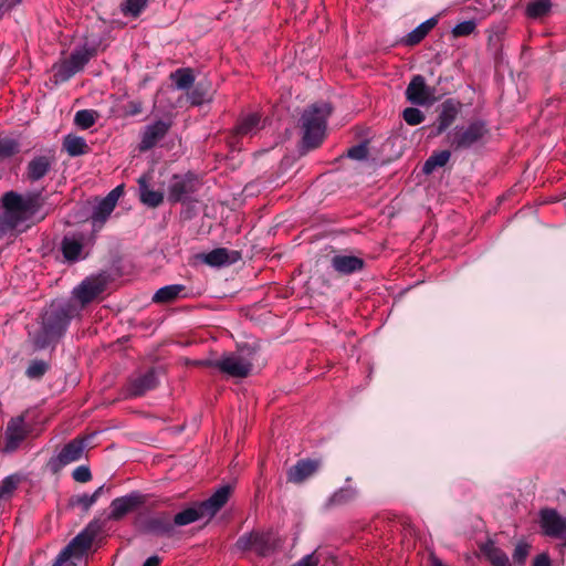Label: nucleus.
I'll return each mask as SVG.
<instances>
[{"label": "nucleus", "instance_id": "1", "mask_svg": "<svg viewBox=\"0 0 566 566\" xmlns=\"http://www.w3.org/2000/svg\"><path fill=\"white\" fill-rule=\"evenodd\" d=\"M1 203L3 211L0 213V238L27 221L41 207L39 193L22 196L14 191L6 192Z\"/></svg>", "mask_w": 566, "mask_h": 566}, {"label": "nucleus", "instance_id": "2", "mask_svg": "<svg viewBox=\"0 0 566 566\" xmlns=\"http://www.w3.org/2000/svg\"><path fill=\"white\" fill-rule=\"evenodd\" d=\"M332 113L328 103H315L306 108L302 115L303 144L306 148L318 147L326 133V122Z\"/></svg>", "mask_w": 566, "mask_h": 566}, {"label": "nucleus", "instance_id": "3", "mask_svg": "<svg viewBox=\"0 0 566 566\" xmlns=\"http://www.w3.org/2000/svg\"><path fill=\"white\" fill-rule=\"evenodd\" d=\"M230 493V486H221L208 500L177 513L174 516V526H186L205 517L211 518L228 502Z\"/></svg>", "mask_w": 566, "mask_h": 566}, {"label": "nucleus", "instance_id": "4", "mask_svg": "<svg viewBox=\"0 0 566 566\" xmlns=\"http://www.w3.org/2000/svg\"><path fill=\"white\" fill-rule=\"evenodd\" d=\"M283 541L282 538L273 532H252L248 535L241 536L238 542L237 546L241 551H253L259 556H269L276 552Z\"/></svg>", "mask_w": 566, "mask_h": 566}, {"label": "nucleus", "instance_id": "5", "mask_svg": "<svg viewBox=\"0 0 566 566\" xmlns=\"http://www.w3.org/2000/svg\"><path fill=\"white\" fill-rule=\"evenodd\" d=\"M202 366L218 368L221 373L232 378H245L253 368L252 358L241 353H229L217 360H207L199 363Z\"/></svg>", "mask_w": 566, "mask_h": 566}, {"label": "nucleus", "instance_id": "6", "mask_svg": "<svg viewBox=\"0 0 566 566\" xmlns=\"http://www.w3.org/2000/svg\"><path fill=\"white\" fill-rule=\"evenodd\" d=\"M489 134V128L485 122L474 120L468 126H458L449 135L450 145L455 150L467 149L473 145L481 143Z\"/></svg>", "mask_w": 566, "mask_h": 566}, {"label": "nucleus", "instance_id": "7", "mask_svg": "<svg viewBox=\"0 0 566 566\" xmlns=\"http://www.w3.org/2000/svg\"><path fill=\"white\" fill-rule=\"evenodd\" d=\"M198 179L191 175H174L168 186V201L180 202L198 189Z\"/></svg>", "mask_w": 566, "mask_h": 566}, {"label": "nucleus", "instance_id": "8", "mask_svg": "<svg viewBox=\"0 0 566 566\" xmlns=\"http://www.w3.org/2000/svg\"><path fill=\"white\" fill-rule=\"evenodd\" d=\"M30 426L25 422L24 415L12 418L4 432L6 452L15 451L30 433Z\"/></svg>", "mask_w": 566, "mask_h": 566}, {"label": "nucleus", "instance_id": "9", "mask_svg": "<svg viewBox=\"0 0 566 566\" xmlns=\"http://www.w3.org/2000/svg\"><path fill=\"white\" fill-rule=\"evenodd\" d=\"M539 525L545 535L564 541L566 546V518L555 510L545 509L539 512Z\"/></svg>", "mask_w": 566, "mask_h": 566}, {"label": "nucleus", "instance_id": "10", "mask_svg": "<svg viewBox=\"0 0 566 566\" xmlns=\"http://www.w3.org/2000/svg\"><path fill=\"white\" fill-rule=\"evenodd\" d=\"M407 99L415 105H430L436 102L434 88L426 84L421 75H415L406 90Z\"/></svg>", "mask_w": 566, "mask_h": 566}, {"label": "nucleus", "instance_id": "11", "mask_svg": "<svg viewBox=\"0 0 566 566\" xmlns=\"http://www.w3.org/2000/svg\"><path fill=\"white\" fill-rule=\"evenodd\" d=\"M145 503V496L133 492L128 495L116 497L111 503L109 518L114 521L122 520L125 515L136 511Z\"/></svg>", "mask_w": 566, "mask_h": 566}, {"label": "nucleus", "instance_id": "12", "mask_svg": "<svg viewBox=\"0 0 566 566\" xmlns=\"http://www.w3.org/2000/svg\"><path fill=\"white\" fill-rule=\"evenodd\" d=\"M170 124L164 120H158L145 127L139 144V150L146 151L157 145L168 133Z\"/></svg>", "mask_w": 566, "mask_h": 566}, {"label": "nucleus", "instance_id": "13", "mask_svg": "<svg viewBox=\"0 0 566 566\" xmlns=\"http://www.w3.org/2000/svg\"><path fill=\"white\" fill-rule=\"evenodd\" d=\"M42 319L45 342H50L54 337L60 336L67 324L65 315L54 308L46 311Z\"/></svg>", "mask_w": 566, "mask_h": 566}, {"label": "nucleus", "instance_id": "14", "mask_svg": "<svg viewBox=\"0 0 566 566\" xmlns=\"http://www.w3.org/2000/svg\"><path fill=\"white\" fill-rule=\"evenodd\" d=\"M157 386V379L154 370H148L128 380L126 385V395L129 397L143 396L148 390Z\"/></svg>", "mask_w": 566, "mask_h": 566}, {"label": "nucleus", "instance_id": "15", "mask_svg": "<svg viewBox=\"0 0 566 566\" xmlns=\"http://www.w3.org/2000/svg\"><path fill=\"white\" fill-rule=\"evenodd\" d=\"M105 284L97 277L84 280L75 290L74 296L83 304H88L103 293Z\"/></svg>", "mask_w": 566, "mask_h": 566}, {"label": "nucleus", "instance_id": "16", "mask_svg": "<svg viewBox=\"0 0 566 566\" xmlns=\"http://www.w3.org/2000/svg\"><path fill=\"white\" fill-rule=\"evenodd\" d=\"M333 269L343 275H349L364 268V260L355 255L337 254L331 260Z\"/></svg>", "mask_w": 566, "mask_h": 566}, {"label": "nucleus", "instance_id": "17", "mask_svg": "<svg viewBox=\"0 0 566 566\" xmlns=\"http://www.w3.org/2000/svg\"><path fill=\"white\" fill-rule=\"evenodd\" d=\"M54 158L52 156H36L27 166L25 176L34 182L42 179L52 168Z\"/></svg>", "mask_w": 566, "mask_h": 566}, {"label": "nucleus", "instance_id": "18", "mask_svg": "<svg viewBox=\"0 0 566 566\" xmlns=\"http://www.w3.org/2000/svg\"><path fill=\"white\" fill-rule=\"evenodd\" d=\"M261 116L258 113L242 115L234 128V137H251L261 128Z\"/></svg>", "mask_w": 566, "mask_h": 566}, {"label": "nucleus", "instance_id": "19", "mask_svg": "<svg viewBox=\"0 0 566 566\" xmlns=\"http://www.w3.org/2000/svg\"><path fill=\"white\" fill-rule=\"evenodd\" d=\"M93 541L94 533L86 530L76 535L63 551L74 558H81L91 548Z\"/></svg>", "mask_w": 566, "mask_h": 566}, {"label": "nucleus", "instance_id": "20", "mask_svg": "<svg viewBox=\"0 0 566 566\" xmlns=\"http://www.w3.org/2000/svg\"><path fill=\"white\" fill-rule=\"evenodd\" d=\"M319 468V461L317 460H301L293 465L289 473L287 480L293 483H301Z\"/></svg>", "mask_w": 566, "mask_h": 566}, {"label": "nucleus", "instance_id": "21", "mask_svg": "<svg viewBox=\"0 0 566 566\" xmlns=\"http://www.w3.org/2000/svg\"><path fill=\"white\" fill-rule=\"evenodd\" d=\"M86 444L84 438H75L70 441L59 453V461L62 465L78 461L84 452Z\"/></svg>", "mask_w": 566, "mask_h": 566}, {"label": "nucleus", "instance_id": "22", "mask_svg": "<svg viewBox=\"0 0 566 566\" xmlns=\"http://www.w3.org/2000/svg\"><path fill=\"white\" fill-rule=\"evenodd\" d=\"M240 258L239 252L229 251L226 248H217L202 255L205 263L210 266H222L235 262Z\"/></svg>", "mask_w": 566, "mask_h": 566}, {"label": "nucleus", "instance_id": "23", "mask_svg": "<svg viewBox=\"0 0 566 566\" xmlns=\"http://www.w3.org/2000/svg\"><path fill=\"white\" fill-rule=\"evenodd\" d=\"M149 180L150 177L147 175H144L138 179L139 198L144 205L150 208H156L159 205H161L164 200V195L161 191L151 190L148 186Z\"/></svg>", "mask_w": 566, "mask_h": 566}, {"label": "nucleus", "instance_id": "24", "mask_svg": "<svg viewBox=\"0 0 566 566\" xmlns=\"http://www.w3.org/2000/svg\"><path fill=\"white\" fill-rule=\"evenodd\" d=\"M146 530L156 535L170 537L174 534V522L168 515L155 516L146 523Z\"/></svg>", "mask_w": 566, "mask_h": 566}, {"label": "nucleus", "instance_id": "25", "mask_svg": "<svg viewBox=\"0 0 566 566\" xmlns=\"http://www.w3.org/2000/svg\"><path fill=\"white\" fill-rule=\"evenodd\" d=\"M61 251L64 259L69 262H75L82 256V239L75 237H64L61 242Z\"/></svg>", "mask_w": 566, "mask_h": 566}, {"label": "nucleus", "instance_id": "26", "mask_svg": "<svg viewBox=\"0 0 566 566\" xmlns=\"http://www.w3.org/2000/svg\"><path fill=\"white\" fill-rule=\"evenodd\" d=\"M437 18H431L424 21L406 35V38L403 39V43L410 46L419 44L427 36V34L437 25Z\"/></svg>", "mask_w": 566, "mask_h": 566}, {"label": "nucleus", "instance_id": "27", "mask_svg": "<svg viewBox=\"0 0 566 566\" xmlns=\"http://www.w3.org/2000/svg\"><path fill=\"white\" fill-rule=\"evenodd\" d=\"M63 147L72 157L85 155L90 147L83 137L67 135L63 140Z\"/></svg>", "mask_w": 566, "mask_h": 566}, {"label": "nucleus", "instance_id": "28", "mask_svg": "<svg viewBox=\"0 0 566 566\" xmlns=\"http://www.w3.org/2000/svg\"><path fill=\"white\" fill-rule=\"evenodd\" d=\"M481 551L493 566H511L507 555L493 543H486Z\"/></svg>", "mask_w": 566, "mask_h": 566}, {"label": "nucleus", "instance_id": "29", "mask_svg": "<svg viewBox=\"0 0 566 566\" xmlns=\"http://www.w3.org/2000/svg\"><path fill=\"white\" fill-rule=\"evenodd\" d=\"M93 54H94L93 50H91L86 46H82V48L75 49L71 53L70 57L66 60L72 65L73 70L77 73L85 66V64L90 61V59L93 56Z\"/></svg>", "mask_w": 566, "mask_h": 566}, {"label": "nucleus", "instance_id": "30", "mask_svg": "<svg viewBox=\"0 0 566 566\" xmlns=\"http://www.w3.org/2000/svg\"><path fill=\"white\" fill-rule=\"evenodd\" d=\"M457 114L458 111L452 104L444 103L438 117L437 134L443 133L449 126H451Z\"/></svg>", "mask_w": 566, "mask_h": 566}, {"label": "nucleus", "instance_id": "31", "mask_svg": "<svg viewBox=\"0 0 566 566\" xmlns=\"http://www.w3.org/2000/svg\"><path fill=\"white\" fill-rule=\"evenodd\" d=\"M184 290L185 286L179 284L164 286L155 293L153 301L156 303H169L176 300Z\"/></svg>", "mask_w": 566, "mask_h": 566}, {"label": "nucleus", "instance_id": "32", "mask_svg": "<svg viewBox=\"0 0 566 566\" xmlns=\"http://www.w3.org/2000/svg\"><path fill=\"white\" fill-rule=\"evenodd\" d=\"M449 150H441L439 153H433L423 165V172L429 175L433 172L438 167H443L450 159Z\"/></svg>", "mask_w": 566, "mask_h": 566}, {"label": "nucleus", "instance_id": "33", "mask_svg": "<svg viewBox=\"0 0 566 566\" xmlns=\"http://www.w3.org/2000/svg\"><path fill=\"white\" fill-rule=\"evenodd\" d=\"M171 80L178 88L185 90L192 85L195 76L190 69H178L171 74Z\"/></svg>", "mask_w": 566, "mask_h": 566}, {"label": "nucleus", "instance_id": "34", "mask_svg": "<svg viewBox=\"0 0 566 566\" xmlns=\"http://www.w3.org/2000/svg\"><path fill=\"white\" fill-rule=\"evenodd\" d=\"M54 74L53 78L55 83H63L70 80L76 72L73 70L72 65L67 62V60H63L62 62L55 64L53 66Z\"/></svg>", "mask_w": 566, "mask_h": 566}, {"label": "nucleus", "instance_id": "35", "mask_svg": "<svg viewBox=\"0 0 566 566\" xmlns=\"http://www.w3.org/2000/svg\"><path fill=\"white\" fill-rule=\"evenodd\" d=\"M103 486H99L93 494H81L71 499L73 506H81L84 511H87L99 497L103 492Z\"/></svg>", "mask_w": 566, "mask_h": 566}, {"label": "nucleus", "instance_id": "36", "mask_svg": "<svg viewBox=\"0 0 566 566\" xmlns=\"http://www.w3.org/2000/svg\"><path fill=\"white\" fill-rule=\"evenodd\" d=\"M97 118V113L92 109H82L75 114L74 123L82 129L92 127Z\"/></svg>", "mask_w": 566, "mask_h": 566}, {"label": "nucleus", "instance_id": "37", "mask_svg": "<svg viewBox=\"0 0 566 566\" xmlns=\"http://www.w3.org/2000/svg\"><path fill=\"white\" fill-rule=\"evenodd\" d=\"M116 205L109 201L108 199L104 198L98 206L96 207L94 213H93V220L95 222L104 223L107 217L113 212Z\"/></svg>", "mask_w": 566, "mask_h": 566}, {"label": "nucleus", "instance_id": "38", "mask_svg": "<svg viewBox=\"0 0 566 566\" xmlns=\"http://www.w3.org/2000/svg\"><path fill=\"white\" fill-rule=\"evenodd\" d=\"M357 495V490L350 485L344 486L336 491L332 497L331 502L333 504H344L352 500H354Z\"/></svg>", "mask_w": 566, "mask_h": 566}, {"label": "nucleus", "instance_id": "39", "mask_svg": "<svg viewBox=\"0 0 566 566\" xmlns=\"http://www.w3.org/2000/svg\"><path fill=\"white\" fill-rule=\"evenodd\" d=\"M148 0H126L122 7L125 15L138 17L147 6Z\"/></svg>", "mask_w": 566, "mask_h": 566}, {"label": "nucleus", "instance_id": "40", "mask_svg": "<svg viewBox=\"0 0 566 566\" xmlns=\"http://www.w3.org/2000/svg\"><path fill=\"white\" fill-rule=\"evenodd\" d=\"M19 151V143L12 138L0 139V159L9 158Z\"/></svg>", "mask_w": 566, "mask_h": 566}, {"label": "nucleus", "instance_id": "41", "mask_svg": "<svg viewBox=\"0 0 566 566\" xmlns=\"http://www.w3.org/2000/svg\"><path fill=\"white\" fill-rule=\"evenodd\" d=\"M49 369V364L44 360H33L29 365L25 374L31 379L41 378Z\"/></svg>", "mask_w": 566, "mask_h": 566}, {"label": "nucleus", "instance_id": "42", "mask_svg": "<svg viewBox=\"0 0 566 566\" xmlns=\"http://www.w3.org/2000/svg\"><path fill=\"white\" fill-rule=\"evenodd\" d=\"M402 117L407 124L412 125V126L422 123L424 119L423 113L420 109L415 108V107L406 108L402 113Z\"/></svg>", "mask_w": 566, "mask_h": 566}, {"label": "nucleus", "instance_id": "43", "mask_svg": "<svg viewBox=\"0 0 566 566\" xmlns=\"http://www.w3.org/2000/svg\"><path fill=\"white\" fill-rule=\"evenodd\" d=\"M552 10L551 0H533V19L543 18Z\"/></svg>", "mask_w": 566, "mask_h": 566}, {"label": "nucleus", "instance_id": "44", "mask_svg": "<svg viewBox=\"0 0 566 566\" xmlns=\"http://www.w3.org/2000/svg\"><path fill=\"white\" fill-rule=\"evenodd\" d=\"M476 24L474 21H463L453 28L452 34L454 38L468 36L474 32Z\"/></svg>", "mask_w": 566, "mask_h": 566}, {"label": "nucleus", "instance_id": "45", "mask_svg": "<svg viewBox=\"0 0 566 566\" xmlns=\"http://www.w3.org/2000/svg\"><path fill=\"white\" fill-rule=\"evenodd\" d=\"M368 155V148L366 144H359L348 149L347 156L352 159L361 160Z\"/></svg>", "mask_w": 566, "mask_h": 566}, {"label": "nucleus", "instance_id": "46", "mask_svg": "<svg viewBox=\"0 0 566 566\" xmlns=\"http://www.w3.org/2000/svg\"><path fill=\"white\" fill-rule=\"evenodd\" d=\"M72 476L76 482H80V483L88 482L92 479L91 471H90L88 467H85V465L77 467L73 471Z\"/></svg>", "mask_w": 566, "mask_h": 566}, {"label": "nucleus", "instance_id": "47", "mask_svg": "<svg viewBox=\"0 0 566 566\" xmlns=\"http://www.w3.org/2000/svg\"><path fill=\"white\" fill-rule=\"evenodd\" d=\"M527 555H528L527 544H518L513 554L514 563L524 565Z\"/></svg>", "mask_w": 566, "mask_h": 566}, {"label": "nucleus", "instance_id": "48", "mask_svg": "<svg viewBox=\"0 0 566 566\" xmlns=\"http://www.w3.org/2000/svg\"><path fill=\"white\" fill-rule=\"evenodd\" d=\"M319 562V556L316 554V552H313L311 554L305 555L303 558H301L298 562L294 563L291 566H318Z\"/></svg>", "mask_w": 566, "mask_h": 566}, {"label": "nucleus", "instance_id": "49", "mask_svg": "<svg viewBox=\"0 0 566 566\" xmlns=\"http://www.w3.org/2000/svg\"><path fill=\"white\" fill-rule=\"evenodd\" d=\"M143 111V103L140 101H130L124 106L125 116H135Z\"/></svg>", "mask_w": 566, "mask_h": 566}, {"label": "nucleus", "instance_id": "50", "mask_svg": "<svg viewBox=\"0 0 566 566\" xmlns=\"http://www.w3.org/2000/svg\"><path fill=\"white\" fill-rule=\"evenodd\" d=\"M71 554H65V551H62L53 566H77Z\"/></svg>", "mask_w": 566, "mask_h": 566}, {"label": "nucleus", "instance_id": "51", "mask_svg": "<svg viewBox=\"0 0 566 566\" xmlns=\"http://www.w3.org/2000/svg\"><path fill=\"white\" fill-rule=\"evenodd\" d=\"M21 0H1L0 1V18L13 7L19 4Z\"/></svg>", "mask_w": 566, "mask_h": 566}, {"label": "nucleus", "instance_id": "52", "mask_svg": "<svg viewBox=\"0 0 566 566\" xmlns=\"http://www.w3.org/2000/svg\"><path fill=\"white\" fill-rule=\"evenodd\" d=\"M123 192L124 187L120 185L114 188L105 198L116 205Z\"/></svg>", "mask_w": 566, "mask_h": 566}, {"label": "nucleus", "instance_id": "53", "mask_svg": "<svg viewBox=\"0 0 566 566\" xmlns=\"http://www.w3.org/2000/svg\"><path fill=\"white\" fill-rule=\"evenodd\" d=\"M533 566H551V559L546 554H539L533 560Z\"/></svg>", "mask_w": 566, "mask_h": 566}, {"label": "nucleus", "instance_id": "54", "mask_svg": "<svg viewBox=\"0 0 566 566\" xmlns=\"http://www.w3.org/2000/svg\"><path fill=\"white\" fill-rule=\"evenodd\" d=\"M190 101L192 105H200L203 102V96L198 90H195L190 94Z\"/></svg>", "mask_w": 566, "mask_h": 566}, {"label": "nucleus", "instance_id": "55", "mask_svg": "<svg viewBox=\"0 0 566 566\" xmlns=\"http://www.w3.org/2000/svg\"><path fill=\"white\" fill-rule=\"evenodd\" d=\"M160 558L158 556H151L146 559L143 566H159Z\"/></svg>", "mask_w": 566, "mask_h": 566}, {"label": "nucleus", "instance_id": "56", "mask_svg": "<svg viewBox=\"0 0 566 566\" xmlns=\"http://www.w3.org/2000/svg\"><path fill=\"white\" fill-rule=\"evenodd\" d=\"M431 566H446L439 558L432 556L431 557Z\"/></svg>", "mask_w": 566, "mask_h": 566}, {"label": "nucleus", "instance_id": "57", "mask_svg": "<svg viewBox=\"0 0 566 566\" xmlns=\"http://www.w3.org/2000/svg\"><path fill=\"white\" fill-rule=\"evenodd\" d=\"M524 10H525L526 17H531V2L525 4Z\"/></svg>", "mask_w": 566, "mask_h": 566}]
</instances>
